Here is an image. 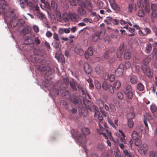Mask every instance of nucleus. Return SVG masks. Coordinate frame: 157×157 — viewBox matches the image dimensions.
I'll return each mask as SVG.
<instances>
[{"label": "nucleus", "mask_w": 157, "mask_h": 157, "mask_svg": "<svg viewBox=\"0 0 157 157\" xmlns=\"http://www.w3.org/2000/svg\"><path fill=\"white\" fill-rule=\"evenodd\" d=\"M5 22L8 24V27L13 28L18 23V19L16 17L15 10L9 9L5 13L3 14Z\"/></svg>", "instance_id": "obj_1"}, {"label": "nucleus", "mask_w": 157, "mask_h": 157, "mask_svg": "<svg viewBox=\"0 0 157 157\" xmlns=\"http://www.w3.org/2000/svg\"><path fill=\"white\" fill-rule=\"evenodd\" d=\"M73 132H74V130H72L71 131V133L72 135L74 137H76L79 142L83 144H84L85 142L86 135L89 134L90 133L89 129L86 128H83L82 129V136H80L78 133H76V135L75 134H73Z\"/></svg>", "instance_id": "obj_2"}, {"label": "nucleus", "mask_w": 157, "mask_h": 157, "mask_svg": "<svg viewBox=\"0 0 157 157\" xmlns=\"http://www.w3.org/2000/svg\"><path fill=\"white\" fill-rule=\"evenodd\" d=\"M134 91L133 90L131 86L130 85L128 86L125 89L124 94L126 97L129 99L132 98Z\"/></svg>", "instance_id": "obj_3"}, {"label": "nucleus", "mask_w": 157, "mask_h": 157, "mask_svg": "<svg viewBox=\"0 0 157 157\" xmlns=\"http://www.w3.org/2000/svg\"><path fill=\"white\" fill-rule=\"evenodd\" d=\"M102 87L104 90H108L111 93L113 94L114 92V90L112 85L106 81L103 82Z\"/></svg>", "instance_id": "obj_4"}, {"label": "nucleus", "mask_w": 157, "mask_h": 157, "mask_svg": "<svg viewBox=\"0 0 157 157\" xmlns=\"http://www.w3.org/2000/svg\"><path fill=\"white\" fill-rule=\"evenodd\" d=\"M67 17L66 20H71L73 22H76L78 20L79 16L77 13L74 12H70L67 15Z\"/></svg>", "instance_id": "obj_5"}, {"label": "nucleus", "mask_w": 157, "mask_h": 157, "mask_svg": "<svg viewBox=\"0 0 157 157\" xmlns=\"http://www.w3.org/2000/svg\"><path fill=\"white\" fill-rule=\"evenodd\" d=\"M98 126L99 128L97 129L98 133L99 135H102L105 139H107L109 137L106 133L105 132V128H103L100 123H98Z\"/></svg>", "instance_id": "obj_6"}, {"label": "nucleus", "mask_w": 157, "mask_h": 157, "mask_svg": "<svg viewBox=\"0 0 157 157\" xmlns=\"http://www.w3.org/2000/svg\"><path fill=\"white\" fill-rule=\"evenodd\" d=\"M84 1L82 0H69L71 6H76L77 2L78 4L82 7H86V5H85V2H86V0H83Z\"/></svg>", "instance_id": "obj_7"}, {"label": "nucleus", "mask_w": 157, "mask_h": 157, "mask_svg": "<svg viewBox=\"0 0 157 157\" xmlns=\"http://www.w3.org/2000/svg\"><path fill=\"white\" fill-rule=\"evenodd\" d=\"M148 149V145L147 144H144L138 149V151L141 154L145 155Z\"/></svg>", "instance_id": "obj_8"}, {"label": "nucleus", "mask_w": 157, "mask_h": 157, "mask_svg": "<svg viewBox=\"0 0 157 157\" xmlns=\"http://www.w3.org/2000/svg\"><path fill=\"white\" fill-rule=\"evenodd\" d=\"M105 34V30H101L100 33L99 32H96L92 36L93 41L95 42L99 38L100 34L103 36Z\"/></svg>", "instance_id": "obj_9"}, {"label": "nucleus", "mask_w": 157, "mask_h": 157, "mask_svg": "<svg viewBox=\"0 0 157 157\" xmlns=\"http://www.w3.org/2000/svg\"><path fill=\"white\" fill-rule=\"evenodd\" d=\"M136 116V114L134 112V108L133 107H130L129 108V110L127 114V119H134Z\"/></svg>", "instance_id": "obj_10"}, {"label": "nucleus", "mask_w": 157, "mask_h": 157, "mask_svg": "<svg viewBox=\"0 0 157 157\" xmlns=\"http://www.w3.org/2000/svg\"><path fill=\"white\" fill-rule=\"evenodd\" d=\"M144 32L141 29H140L138 32L139 34L141 36H147L150 34L151 31L150 29L147 27L145 28L144 29Z\"/></svg>", "instance_id": "obj_11"}, {"label": "nucleus", "mask_w": 157, "mask_h": 157, "mask_svg": "<svg viewBox=\"0 0 157 157\" xmlns=\"http://www.w3.org/2000/svg\"><path fill=\"white\" fill-rule=\"evenodd\" d=\"M40 1L41 4H40V6L43 10L50 9L51 7L48 2L45 0Z\"/></svg>", "instance_id": "obj_12"}, {"label": "nucleus", "mask_w": 157, "mask_h": 157, "mask_svg": "<svg viewBox=\"0 0 157 157\" xmlns=\"http://www.w3.org/2000/svg\"><path fill=\"white\" fill-rule=\"evenodd\" d=\"M143 67L142 68V69L144 74L149 78H151L152 76L151 68L148 66L146 67L144 69H143Z\"/></svg>", "instance_id": "obj_13"}, {"label": "nucleus", "mask_w": 157, "mask_h": 157, "mask_svg": "<svg viewBox=\"0 0 157 157\" xmlns=\"http://www.w3.org/2000/svg\"><path fill=\"white\" fill-rule=\"evenodd\" d=\"M124 69V65L122 63L120 64L118 68L115 71L116 75L118 76L121 75L123 74Z\"/></svg>", "instance_id": "obj_14"}, {"label": "nucleus", "mask_w": 157, "mask_h": 157, "mask_svg": "<svg viewBox=\"0 0 157 157\" xmlns=\"http://www.w3.org/2000/svg\"><path fill=\"white\" fill-rule=\"evenodd\" d=\"M93 108L94 109V116L95 118L98 119L100 121L102 120L103 119L102 117L99 114V112L98 108L95 106H94Z\"/></svg>", "instance_id": "obj_15"}, {"label": "nucleus", "mask_w": 157, "mask_h": 157, "mask_svg": "<svg viewBox=\"0 0 157 157\" xmlns=\"http://www.w3.org/2000/svg\"><path fill=\"white\" fill-rule=\"evenodd\" d=\"M152 10L151 16L154 18L157 17V5L156 4H153L151 5Z\"/></svg>", "instance_id": "obj_16"}, {"label": "nucleus", "mask_w": 157, "mask_h": 157, "mask_svg": "<svg viewBox=\"0 0 157 157\" xmlns=\"http://www.w3.org/2000/svg\"><path fill=\"white\" fill-rule=\"evenodd\" d=\"M100 121L99 123H101V125L102 124L104 126L105 128V132H106L109 138L111 140H113V138L111 135V132L110 131H109V128L107 126L106 123L105 122H101L102 120L101 121Z\"/></svg>", "instance_id": "obj_17"}, {"label": "nucleus", "mask_w": 157, "mask_h": 157, "mask_svg": "<svg viewBox=\"0 0 157 157\" xmlns=\"http://www.w3.org/2000/svg\"><path fill=\"white\" fill-rule=\"evenodd\" d=\"M83 69L85 72L88 74H90L92 71V69L89 64L87 63H85L83 65Z\"/></svg>", "instance_id": "obj_18"}, {"label": "nucleus", "mask_w": 157, "mask_h": 157, "mask_svg": "<svg viewBox=\"0 0 157 157\" xmlns=\"http://www.w3.org/2000/svg\"><path fill=\"white\" fill-rule=\"evenodd\" d=\"M109 107L107 105H105L104 107L106 111H109L111 112H114L116 111V108L113 104H111L109 105Z\"/></svg>", "instance_id": "obj_19"}, {"label": "nucleus", "mask_w": 157, "mask_h": 157, "mask_svg": "<svg viewBox=\"0 0 157 157\" xmlns=\"http://www.w3.org/2000/svg\"><path fill=\"white\" fill-rule=\"evenodd\" d=\"M142 3L144 2L145 4V7L142 9L146 12L149 13L150 11V7L149 5L147 4L149 0H141Z\"/></svg>", "instance_id": "obj_20"}, {"label": "nucleus", "mask_w": 157, "mask_h": 157, "mask_svg": "<svg viewBox=\"0 0 157 157\" xmlns=\"http://www.w3.org/2000/svg\"><path fill=\"white\" fill-rule=\"evenodd\" d=\"M93 55V52L91 47L88 48L87 51H86L85 54V58L87 59L90 56H91Z\"/></svg>", "instance_id": "obj_21"}, {"label": "nucleus", "mask_w": 157, "mask_h": 157, "mask_svg": "<svg viewBox=\"0 0 157 157\" xmlns=\"http://www.w3.org/2000/svg\"><path fill=\"white\" fill-rule=\"evenodd\" d=\"M55 57L59 62L63 63L65 61L64 56L61 54L59 55L56 53Z\"/></svg>", "instance_id": "obj_22"}, {"label": "nucleus", "mask_w": 157, "mask_h": 157, "mask_svg": "<svg viewBox=\"0 0 157 157\" xmlns=\"http://www.w3.org/2000/svg\"><path fill=\"white\" fill-rule=\"evenodd\" d=\"M121 82L118 80L115 81L113 84V88L115 90H118L121 87Z\"/></svg>", "instance_id": "obj_23"}, {"label": "nucleus", "mask_w": 157, "mask_h": 157, "mask_svg": "<svg viewBox=\"0 0 157 157\" xmlns=\"http://www.w3.org/2000/svg\"><path fill=\"white\" fill-rule=\"evenodd\" d=\"M95 71L98 75H100L102 73V67L100 66H97L95 68Z\"/></svg>", "instance_id": "obj_24"}, {"label": "nucleus", "mask_w": 157, "mask_h": 157, "mask_svg": "<svg viewBox=\"0 0 157 157\" xmlns=\"http://www.w3.org/2000/svg\"><path fill=\"white\" fill-rule=\"evenodd\" d=\"M78 13L81 16H85L86 14V11L82 8L79 7L77 9Z\"/></svg>", "instance_id": "obj_25"}, {"label": "nucleus", "mask_w": 157, "mask_h": 157, "mask_svg": "<svg viewBox=\"0 0 157 157\" xmlns=\"http://www.w3.org/2000/svg\"><path fill=\"white\" fill-rule=\"evenodd\" d=\"M8 7L5 1L3 0H0V8L2 10L7 8Z\"/></svg>", "instance_id": "obj_26"}, {"label": "nucleus", "mask_w": 157, "mask_h": 157, "mask_svg": "<svg viewBox=\"0 0 157 157\" xmlns=\"http://www.w3.org/2000/svg\"><path fill=\"white\" fill-rule=\"evenodd\" d=\"M132 138L134 140L139 139L140 136L139 133L136 131H134L132 134Z\"/></svg>", "instance_id": "obj_27"}, {"label": "nucleus", "mask_w": 157, "mask_h": 157, "mask_svg": "<svg viewBox=\"0 0 157 157\" xmlns=\"http://www.w3.org/2000/svg\"><path fill=\"white\" fill-rule=\"evenodd\" d=\"M75 52L78 54L82 56L84 55V52L80 48H75Z\"/></svg>", "instance_id": "obj_28"}, {"label": "nucleus", "mask_w": 157, "mask_h": 157, "mask_svg": "<svg viewBox=\"0 0 157 157\" xmlns=\"http://www.w3.org/2000/svg\"><path fill=\"white\" fill-rule=\"evenodd\" d=\"M127 124L128 127L130 128H132L134 127V123L131 119H128Z\"/></svg>", "instance_id": "obj_29"}, {"label": "nucleus", "mask_w": 157, "mask_h": 157, "mask_svg": "<svg viewBox=\"0 0 157 157\" xmlns=\"http://www.w3.org/2000/svg\"><path fill=\"white\" fill-rule=\"evenodd\" d=\"M30 32V30L28 27H26L23 29L21 32V35H24Z\"/></svg>", "instance_id": "obj_30"}, {"label": "nucleus", "mask_w": 157, "mask_h": 157, "mask_svg": "<svg viewBox=\"0 0 157 157\" xmlns=\"http://www.w3.org/2000/svg\"><path fill=\"white\" fill-rule=\"evenodd\" d=\"M51 5L52 8L54 10L56 11L57 10V5L55 1L54 0L52 1Z\"/></svg>", "instance_id": "obj_31"}, {"label": "nucleus", "mask_w": 157, "mask_h": 157, "mask_svg": "<svg viewBox=\"0 0 157 157\" xmlns=\"http://www.w3.org/2000/svg\"><path fill=\"white\" fill-rule=\"evenodd\" d=\"M59 41H53L52 44L55 48L57 49L59 48Z\"/></svg>", "instance_id": "obj_32"}, {"label": "nucleus", "mask_w": 157, "mask_h": 157, "mask_svg": "<svg viewBox=\"0 0 157 157\" xmlns=\"http://www.w3.org/2000/svg\"><path fill=\"white\" fill-rule=\"evenodd\" d=\"M111 7L114 10L119 11L120 10V8L119 6L115 2L111 5Z\"/></svg>", "instance_id": "obj_33"}, {"label": "nucleus", "mask_w": 157, "mask_h": 157, "mask_svg": "<svg viewBox=\"0 0 157 157\" xmlns=\"http://www.w3.org/2000/svg\"><path fill=\"white\" fill-rule=\"evenodd\" d=\"M149 157H157V151H153L149 152Z\"/></svg>", "instance_id": "obj_34"}, {"label": "nucleus", "mask_w": 157, "mask_h": 157, "mask_svg": "<svg viewBox=\"0 0 157 157\" xmlns=\"http://www.w3.org/2000/svg\"><path fill=\"white\" fill-rule=\"evenodd\" d=\"M124 154L125 156L129 157H133V155L130 152H129L127 150L124 149L123 150Z\"/></svg>", "instance_id": "obj_35"}, {"label": "nucleus", "mask_w": 157, "mask_h": 157, "mask_svg": "<svg viewBox=\"0 0 157 157\" xmlns=\"http://www.w3.org/2000/svg\"><path fill=\"white\" fill-rule=\"evenodd\" d=\"M144 116L146 120L147 119L148 121H151L153 120V118L149 113H145Z\"/></svg>", "instance_id": "obj_36"}, {"label": "nucleus", "mask_w": 157, "mask_h": 157, "mask_svg": "<svg viewBox=\"0 0 157 157\" xmlns=\"http://www.w3.org/2000/svg\"><path fill=\"white\" fill-rule=\"evenodd\" d=\"M94 85L96 88L98 89H99L101 88V85L100 82L97 80L94 81Z\"/></svg>", "instance_id": "obj_37"}, {"label": "nucleus", "mask_w": 157, "mask_h": 157, "mask_svg": "<svg viewBox=\"0 0 157 157\" xmlns=\"http://www.w3.org/2000/svg\"><path fill=\"white\" fill-rule=\"evenodd\" d=\"M150 109L151 112L154 113L157 110V107L154 104H152L150 106Z\"/></svg>", "instance_id": "obj_38"}, {"label": "nucleus", "mask_w": 157, "mask_h": 157, "mask_svg": "<svg viewBox=\"0 0 157 157\" xmlns=\"http://www.w3.org/2000/svg\"><path fill=\"white\" fill-rule=\"evenodd\" d=\"M97 102L100 109H102L105 105L103 102L100 100H99L97 101Z\"/></svg>", "instance_id": "obj_39"}, {"label": "nucleus", "mask_w": 157, "mask_h": 157, "mask_svg": "<svg viewBox=\"0 0 157 157\" xmlns=\"http://www.w3.org/2000/svg\"><path fill=\"white\" fill-rule=\"evenodd\" d=\"M131 56L130 53L128 52H127L125 53L124 57L125 59H129L130 58Z\"/></svg>", "instance_id": "obj_40"}, {"label": "nucleus", "mask_w": 157, "mask_h": 157, "mask_svg": "<svg viewBox=\"0 0 157 157\" xmlns=\"http://www.w3.org/2000/svg\"><path fill=\"white\" fill-rule=\"evenodd\" d=\"M144 88V85L141 83H139L137 86V89L140 91L143 90Z\"/></svg>", "instance_id": "obj_41"}, {"label": "nucleus", "mask_w": 157, "mask_h": 157, "mask_svg": "<svg viewBox=\"0 0 157 157\" xmlns=\"http://www.w3.org/2000/svg\"><path fill=\"white\" fill-rule=\"evenodd\" d=\"M152 49L151 45L149 44L147 45L146 48V50L147 53H149Z\"/></svg>", "instance_id": "obj_42"}, {"label": "nucleus", "mask_w": 157, "mask_h": 157, "mask_svg": "<svg viewBox=\"0 0 157 157\" xmlns=\"http://www.w3.org/2000/svg\"><path fill=\"white\" fill-rule=\"evenodd\" d=\"M131 67V63L128 61H127L125 62L124 65V68L127 69Z\"/></svg>", "instance_id": "obj_43"}, {"label": "nucleus", "mask_w": 157, "mask_h": 157, "mask_svg": "<svg viewBox=\"0 0 157 157\" xmlns=\"http://www.w3.org/2000/svg\"><path fill=\"white\" fill-rule=\"evenodd\" d=\"M136 141L135 142V145L138 146L142 144V141L140 140L139 139H137L135 140Z\"/></svg>", "instance_id": "obj_44"}, {"label": "nucleus", "mask_w": 157, "mask_h": 157, "mask_svg": "<svg viewBox=\"0 0 157 157\" xmlns=\"http://www.w3.org/2000/svg\"><path fill=\"white\" fill-rule=\"evenodd\" d=\"M131 82L132 84H135L137 82V78L135 76H132L131 78Z\"/></svg>", "instance_id": "obj_45"}, {"label": "nucleus", "mask_w": 157, "mask_h": 157, "mask_svg": "<svg viewBox=\"0 0 157 157\" xmlns=\"http://www.w3.org/2000/svg\"><path fill=\"white\" fill-rule=\"evenodd\" d=\"M138 16L140 17H143L144 15V13L143 9L139 10L138 12Z\"/></svg>", "instance_id": "obj_46"}, {"label": "nucleus", "mask_w": 157, "mask_h": 157, "mask_svg": "<svg viewBox=\"0 0 157 157\" xmlns=\"http://www.w3.org/2000/svg\"><path fill=\"white\" fill-rule=\"evenodd\" d=\"M37 17L39 19L42 20L44 17V15L41 13L38 12L36 14Z\"/></svg>", "instance_id": "obj_47"}, {"label": "nucleus", "mask_w": 157, "mask_h": 157, "mask_svg": "<svg viewBox=\"0 0 157 157\" xmlns=\"http://www.w3.org/2000/svg\"><path fill=\"white\" fill-rule=\"evenodd\" d=\"M117 96L118 98L120 99H122L124 97L123 94L121 92H120L117 93Z\"/></svg>", "instance_id": "obj_48"}, {"label": "nucleus", "mask_w": 157, "mask_h": 157, "mask_svg": "<svg viewBox=\"0 0 157 157\" xmlns=\"http://www.w3.org/2000/svg\"><path fill=\"white\" fill-rule=\"evenodd\" d=\"M63 92L64 93V95L66 97V98L68 99L70 98V94L68 91L67 90H64Z\"/></svg>", "instance_id": "obj_49"}, {"label": "nucleus", "mask_w": 157, "mask_h": 157, "mask_svg": "<svg viewBox=\"0 0 157 157\" xmlns=\"http://www.w3.org/2000/svg\"><path fill=\"white\" fill-rule=\"evenodd\" d=\"M108 121L109 123L114 128H116V125L114 124L111 120V119L109 117H108Z\"/></svg>", "instance_id": "obj_50"}, {"label": "nucleus", "mask_w": 157, "mask_h": 157, "mask_svg": "<svg viewBox=\"0 0 157 157\" xmlns=\"http://www.w3.org/2000/svg\"><path fill=\"white\" fill-rule=\"evenodd\" d=\"M53 38L54 41H59V38L58 35L55 33H54L53 35Z\"/></svg>", "instance_id": "obj_51"}, {"label": "nucleus", "mask_w": 157, "mask_h": 157, "mask_svg": "<svg viewBox=\"0 0 157 157\" xmlns=\"http://www.w3.org/2000/svg\"><path fill=\"white\" fill-rule=\"evenodd\" d=\"M150 60L148 58H146L143 61V63L145 65L147 64V63L150 61Z\"/></svg>", "instance_id": "obj_52"}, {"label": "nucleus", "mask_w": 157, "mask_h": 157, "mask_svg": "<svg viewBox=\"0 0 157 157\" xmlns=\"http://www.w3.org/2000/svg\"><path fill=\"white\" fill-rule=\"evenodd\" d=\"M33 29L34 31L35 32L37 33L39 32V27L36 25H33Z\"/></svg>", "instance_id": "obj_53"}, {"label": "nucleus", "mask_w": 157, "mask_h": 157, "mask_svg": "<svg viewBox=\"0 0 157 157\" xmlns=\"http://www.w3.org/2000/svg\"><path fill=\"white\" fill-rule=\"evenodd\" d=\"M45 35L48 38H50L52 36V33L50 31H47L46 34Z\"/></svg>", "instance_id": "obj_54"}, {"label": "nucleus", "mask_w": 157, "mask_h": 157, "mask_svg": "<svg viewBox=\"0 0 157 157\" xmlns=\"http://www.w3.org/2000/svg\"><path fill=\"white\" fill-rule=\"evenodd\" d=\"M83 21L86 23H92V20L91 19L89 18H85L83 20Z\"/></svg>", "instance_id": "obj_55"}, {"label": "nucleus", "mask_w": 157, "mask_h": 157, "mask_svg": "<svg viewBox=\"0 0 157 157\" xmlns=\"http://www.w3.org/2000/svg\"><path fill=\"white\" fill-rule=\"evenodd\" d=\"M109 80L111 82H113L115 79V77L114 75L113 74H111L109 75Z\"/></svg>", "instance_id": "obj_56"}, {"label": "nucleus", "mask_w": 157, "mask_h": 157, "mask_svg": "<svg viewBox=\"0 0 157 157\" xmlns=\"http://www.w3.org/2000/svg\"><path fill=\"white\" fill-rule=\"evenodd\" d=\"M103 77L105 80H107L109 78V74L107 73H105L103 75Z\"/></svg>", "instance_id": "obj_57"}, {"label": "nucleus", "mask_w": 157, "mask_h": 157, "mask_svg": "<svg viewBox=\"0 0 157 157\" xmlns=\"http://www.w3.org/2000/svg\"><path fill=\"white\" fill-rule=\"evenodd\" d=\"M19 2L20 3V5L21 8H24L25 6V4L24 3V2H23V1L22 0H20Z\"/></svg>", "instance_id": "obj_58"}, {"label": "nucleus", "mask_w": 157, "mask_h": 157, "mask_svg": "<svg viewBox=\"0 0 157 157\" xmlns=\"http://www.w3.org/2000/svg\"><path fill=\"white\" fill-rule=\"evenodd\" d=\"M133 6L132 4H129L128 7V11L129 12H131L132 10Z\"/></svg>", "instance_id": "obj_59"}, {"label": "nucleus", "mask_w": 157, "mask_h": 157, "mask_svg": "<svg viewBox=\"0 0 157 157\" xmlns=\"http://www.w3.org/2000/svg\"><path fill=\"white\" fill-rule=\"evenodd\" d=\"M34 42L36 44H39L40 43V41L38 37H36L34 39Z\"/></svg>", "instance_id": "obj_60"}, {"label": "nucleus", "mask_w": 157, "mask_h": 157, "mask_svg": "<svg viewBox=\"0 0 157 157\" xmlns=\"http://www.w3.org/2000/svg\"><path fill=\"white\" fill-rule=\"evenodd\" d=\"M62 30L65 33H69L70 32V28L63 29H62Z\"/></svg>", "instance_id": "obj_61"}, {"label": "nucleus", "mask_w": 157, "mask_h": 157, "mask_svg": "<svg viewBox=\"0 0 157 157\" xmlns=\"http://www.w3.org/2000/svg\"><path fill=\"white\" fill-rule=\"evenodd\" d=\"M118 51L121 52V54H123L124 51V47L123 45H122L120 46Z\"/></svg>", "instance_id": "obj_62"}, {"label": "nucleus", "mask_w": 157, "mask_h": 157, "mask_svg": "<svg viewBox=\"0 0 157 157\" xmlns=\"http://www.w3.org/2000/svg\"><path fill=\"white\" fill-rule=\"evenodd\" d=\"M104 57L105 59H108L109 57V52H106L104 55Z\"/></svg>", "instance_id": "obj_63"}, {"label": "nucleus", "mask_w": 157, "mask_h": 157, "mask_svg": "<svg viewBox=\"0 0 157 157\" xmlns=\"http://www.w3.org/2000/svg\"><path fill=\"white\" fill-rule=\"evenodd\" d=\"M37 58L36 57L35 59V58H33L32 59V60H31V61L33 63H38L39 61L38 60H37Z\"/></svg>", "instance_id": "obj_64"}]
</instances>
